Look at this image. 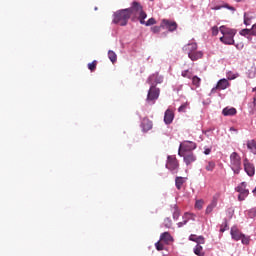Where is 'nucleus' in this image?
Masks as SVG:
<instances>
[{
	"label": "nucleus",
	"instance_id": "bb28decb",
	"mask_svg": "<svg viewBox=\"0 0 256 256\" xmlns=\"http://www.w3.org/2000/svg\"><path fill=\"white\" fill-rule=\"evenodd\" d=\"M108 59H110V61L112 63H115L117 61V54L115 52H113L112 50L108 51Z\"/></svg>",
	"mask_w": 256,
	"mask_h": 256
},
{
	"label": "nucleus",
	"instance_id": "a211bd4d",
	"mask_svg": "<svg viewBox=\"0 0 256 256\" xmlns=\"http://www.w3.org/2000/svg\"><path fill=\"white\" fill-rule=\"evenodd\" d=\"M186 182H187V178L185 177L177 176L175 178V186L178 189V191H181L183 184Z\"/></svg>",
	"mask_w": 256,
	"mask_h": 256
},
{
	"label": "nucleus",
	"instance_id": "a18cd8bd",
	"mask_svg": "<svg viewBox=\"0 0 256 256\" xmlns=\"http://www.w3.org/2000/svg\"><path fill=\"white\" fill-rule=\"evenodd\" d=\"M199 238V236L192 234L189 236V240L190 241H194V243H197V239Z\"/></svg>",
	"mask_w": 256,
	"mask_h": 256
},
{
	"label": "nucleus",
	"instance_id": "58836bf2",
	"mask_svg": "<svg viewBox=\"0 0 256 256\" xmlns=\"http://www.w3.org/2000/svg\"><path fill=\"white\" fill-rule=\"evenodd\" d=\"M155 247L157 251H163V249H165V246L163 245V243H161V240L155 243Z\"/></svg>",
	"mask_w": 256,
	"mask_h": 256
},
{
	"label": "nucleus",
	"instance_id": "cd10ccee",
	"mask_svg": "<svg viewBox=\"0 0 256 256\" xmlns=\"http://www.w3.org/2000/svg\"><path fill=\"white\" fill-rule=\"evenodd\" d=\"M192 80V85H194V87H200L201 86V78H199L198 76H193L191 78Z\"/></svg>",
	"mask_w": 256,
	"mask_h": 256
},
{
	"label": "nucleus",
	"instance_id": "2f4dec72",
	"mask_svg": "<svg viewBox=\"0 0 256 256\" xmlns=\"http://www.w3.org/2000/svg\"><path fill=\"white\" fill-rule=\"evenodd\" d=\"M188 107H189V103H188V102H185L184 104H182V105L178 108V112H179V113H186Z\"/></svg>",
	"mask_w": 256,
	"mask_h": 256
},
{
	"label": "nucleus",
	"instance_id": "2eb2a0df",
	"mask_svg": "<svg viewBox=\"0 0 256 256\" xmlns=\"http://www.w3.org/2000/svg\"><path fill=\"white\" fill-rule=\"evenodd\" d=\"M141 127L144 133H147V131L153 129V121L149 120V118H144L142 119Z\"/></svg>",
	"mask_w": 256,
	"mask_h": 256
},
{
	"label": "nucleus",
	"instance_id": "37998d69",
	"mask_svg": "<svg viewBox=\"0 0 256 256\" xmlns=\"http://www.w3.org/2000/svg\"><path fill=\"white\" fill-rule=\"evenodd\" d=\"M152 33H159L161 31V25L160 26H153L151 28Z\"/></svg>",
	"mask_w": 256,
	"mask_h": 256
},
{
	"label": "nucleus",
	"instance_id": "39448f33",
	"mask_svg": "<svg viewBox=\"0 0 256 256\" xmlns=\"http://www.w3.org/2000/svg\"><path fill=\"white\" fill-rule=\"evenodd\" d=\"M160 93H161V90L157 88L155 85H152L148 90V94L146 98L147 103H150L151 105L155 104V101L159 99Z\"/></svg>",
	"mask_w": 256,
	"mask_h": 256
},
{
	"label": "nucleus",
	"instance_id": "de8ad7c7",
	"mask_svg": "<svg viewBox=\"0 0 256 256\" xmlns=\"http://www.w3.org/2000/svg\"><path fill=\"white\" fill-rule=\"evenodd\" d=\"M249 213H250V217H256V207L250 209Z\"/></svg>",
	"mask_w": 256,
	"mask_h": 256
},
{
	"label": "nucleus",
	"instance_id": "1a4fd4ad",
	"mask_svg": "<svg viewBox=\"0 0 256 256\" xmlns=\"http://www.w3.org/2000/svg\"><path fill=\"white\" fill-rule=\"evenodd\" d=\"M197 149V144L194 142L186 141L180 144L179 150L183 153H193L192 151Z\"/></svg>",
	"mask_w": 256,
	"mask_h": 256
},
{
	"label": "nucleus",
	"instance_id": "5701e85b",
	"mask_svg": "<svg viewBox=\"0 0 256 256\" xmlns=\"http://www.w3.org/2000/svg\"><path fill=\"white\" fill-rule=\"evenodd\" d=\"M240 35L242 37H246V39H248V41H253V34L251 33V29H242L240 31Z\"/></svg>",
	"mask_w": 256,
	"mask_h": 256
},
{
	"label": "nucleus",
	"instance_id": "f3484780",
	"mask_svg": "<svg viewBox=\"0 0 256 256\" xmlns=\"http://www.w3.org/2000/svg\"><path fill=\"white\" fill-rule=\"evenodd\" d=\"M188 57L189 59H191V61H198V59L203 58V52L201 51L188 52Z\"/></svg>",
	"mask_w": 256,
	"mask_h": 256
},
{
	"label": "nucleus",
	"instance_id": "0eeeda50",
	"mask_svg": "<svg viewBox=\"0 0 256 256\" xmlns=\"http://www.w3.org/2000/svg\"><path fill=\"white\" fill-rule=\"evenodd\" d=\"M166 169H169V171H172L173 173H177V171H179V160H177V157H167Z\"/></svg>",
	"mask_w": 256,
	"mask_h": 256
},
{
	"label": "nucleus",
	"instance_id": "7ed1b4c3",
	"mask_svg": "<svg viewBox=\"0 0 256 256\" xmlns=\"http://www.w3.org/2000/svg\"><path fill=\"white\" fill-rule=\"evenodd\" d=\"M129 19H131L129 10L127 8L122 9L114 14L113 23H115L116 25H121V27H125V25H127V23L129 22Z\"/></svg>",
	"mask_w": 256,
	"mask_h": 256
},
{
	"label": "nucleus",
	"instance_id": "4c0bfd02",
	"mask_svg": "<svg viewBox=\"0 0 256 256\" xmlns=\"http://www.w3.org/2000/svg\"><path fill=\"white\" fill-rule=\"evenodd\" d=\"M240 241H242L243 245H249V237L245 236V234H242V237L240 238Z\"/></svg>",
	"mask_w": 256,
	"mask_h": 256
},
{
	"label": "nucleus",
	"instance_id": "9b49d317",
	"mask_svg": "<svg viewBox=\"0 0 256 256\" xmlns=\"http://www.w3.org/2000/svg\"><path fill=\"white\" fill-rule=\"evenodd\" d=\"M228 87H231V84L229 83V80L223 78L220 79L216 85V87H214L211 91V93H215V91H217V89H219V91H223L225 89H227Z\"/></svg>",
	"mask_w": 256,
	"mask_h": 256
},
{
	"label": "nucleus",
	"instance_id": "ddd939ff",
	"mask_svg": "<svg viewBox=\"0 0 256 256\" xmlns=\"http://www.w3.org/2000/svg\"><path fill=\"white\" fill-rule=\"evenodd\" d=\"M175 119V113L171 109H167L164 113V123L166 125H171Z\"/></svg>",
	"mask_w": 256,
	"mask_h": 256
},
{
	"label": "nucleus",
	"instance_id": "a19ab883",
	"mask_svg": "<svg viewBox=\"0 0 256 256\" xmlns=\"http://www.w3.org/2000/svg\"><path fill=\"white\" fill-rule=\"evenodd\" d=\"M196 243H198V245H204L205 244V238L203 236H198Z\"/></svg>",
	"mask_w": 256,
	"mask_h": 256
},
{
	"label": "nucleus",
	"instance_id": "6e6552de",
	"mask_svg": "<svg viewBox=\"0 0 256 256\" xmlns=\"http://www.w3.org/2000/svg\"><path fill=\"white\" fill-rule=\"evenodd\" d=\"M178 155L180 157H183V161L185 165L189 166L191 163H195L197 161V156L193 152L183 153L181 151H178Z\"/></svg>",
	"mask_w": 256,
	"mask_h": 256
},
{
	"label": "nucleus",
	"instance_id": "f8f14e48",
	"mask_svg": "<svg viewBox=\"0 0 256 256\" xmlns=\"http://www.w3.org/2000/svg\"><path fill=\"white\" fill-rule=\"evenodd\" d=\"M161 27L163 29H168V31H176L177 30V22L171 21V20H167V19H163L161 22Z\"/></svg>",
	"mask_w": 256,
	"mask_h": 256
},
{
	"label": "nucleus",
	"instance_id": "8fccbe9b",
	"mask_svg": "<svg viewBox=\"0 0 256 256\" xmlns=\"http://www.w3.org/2000/svg\"><path fill=\"white\" fill-rule=\"evenodd\" d=\"M188 221H189V220H184V221H182V222H179V223H178V227H183V225H187Z\"/></svg>",
	"mask_w": 256,
	"mask_h": 256
},
{
	"label": "nucleus",
	"instance_id": "f257e3e1",
	"mask_svg": "<svg viewBox=\"0 0 256 256\" xmlns=\"http://www.w3.org/2000/svg\"><path fill=\"white\" fill-rule=\"evenodd\" d=\"M130 17L133 15L136 19H139L141 25H145V19H147V13L143 10L141 3L134 1L130 8H127Z\"/></svg>",
	"mask_w": 256,
	"mask_h": 256
},
{
	"label": "nucleus",
	"instance_id": "603ef678",
	"mask_svg": "<svg viewBox=\"0 0 256 256\" xmlns=\"http://www.w3.org/2000/svg\"><path fill=\"white\" fill-rule=\"evenodd\" d=\"M150 1H153V0H150Z\"/></svg>",
	"mask_w": 256,
	"mask_h": 256
},
{
	"label": "nucleus",
	"instance_id": "9d476101",
	"mask_svg": "<svg viewBox=\"0 0 256 256\" xmlns=\"http://www.w3.org/2000/svg\"><path fill=\"white\" fill-rule=\"evenodd\" d=\"M243 165L245 173H247L249 177H253V175H255V166L251 164L247 158L243 160Z\"/></svg>",
	"mask_w": 256,
	"mask_h": 256
},
{
	"label": "nucleus",
	"instance_id": "79ce46f5",
	"mask_svg": "<svg viewBox=\"0 0 256 256\" xmlns=\"http://www.w3.org/2000/svg\"><path fill=\"white\" fill-rule=\"evenodd\" d=\"M244 25L246 26L251 25V19L247 17V13H244Z\"/></svg>",
	"mask_w": 256,
	"mask_h": 256
},
{
	"label": "nucleus",
	"instance_id": "3c124183",
	"mask_svg": "<svg viewBox=\"0 0 256 256\" xmlns=\"http://www.w3.org/2000/svg\"><path fill=\"white\" fill-rule=\"evenodd\" d=\"M237 3H241V1H243V0H235Z\"/></svg>",
	"mask_w": 256,
	"mask_h": 256
},
{
	"label": "nucleus",
	"instance_id": "423d86ee",
	"mask_svg": "<svg viewBox=\"0 0 256 256\" xmlns=\"http://www.w3.org/2000/svg\"><path fill=\"white\" fill-rule=\"evenodd\" d=\"M235 191H237V193H239V195H238L239 201H245V199H247V197H249V189H247L246 182H242L240 185H238L235 188Z\"/></svg>",
	"mask_w": 256,
	"mask_h": 256
},
{
	"label": "nucleus",
	"instance_id": "473e14b6",
	"mask_svg": "<svg viewBox=\"0 0 256 256\" xmlns=\"http://www.w3.org/2000/svg\"><path fill=\"white\" fill-rule=\"evenodd\" d=\"M203 205H205L203 200H197L195 203V208L201 211V209H203Z\"/></svg>",
	"mask_w": 256,
	"mask_h": 256
},
{
	"label": "nucleus",
	"instance_id": "a878e982",
	"mask_svg": "<svg viewBox=\"0 0 256 256\" xmlns=\"http://www.w3.org/2000/svg\"><path fill=\"white\" fill-rule=\"evenodd\" d=\"M181 75L185 78V79H193V71L192 70H184L181 72Z\"/></svg>",
	"mask_w": 256,
	"mask_h": 256
},
{
	"label": "nucleus",
	"instance_id": "6ab92c4d",
	"mask_svg": "<svg viewBox=\"0 0 256 256\" xmlns=\"http://www.w3.org/2000/svg\"><path fill=\"white\" fill-rule=\"evenodd\" d=\"M222 115H224V117L237 115V109L226 107L222 110Z\"/></svg>",
	"mask_w": 256,
	"mask_h": 256
},
{
	"label": "nucleus",
	"instance_id": "b1692460",
	"mask_svg": "<svg viewBox=\"0 0 256 256\" xmlns=\"http://www.w3.org/2000/svg\"><path fill=\"white\" fill-rule=\"evenodd\" d=\"M213 11H219L220 9H229V11H235V7L229 5V4H223V5H217V6H214L213 8Z\"/></svg>",
	"mask_w": 256,
	"mask_h": 256
},
{
	"label": "nucleus",
	"instance_id": "393cba45",
	"mask_svg": "<svg viewBox=\"0 0 256 256\" xmlns=\"http://www.w3.org/2000/svg\"><path fill=\"white\" fill-rule=\"evenodd\" d=\"M247 148L251 150V152L256 155V141L255 140H249L247 142Z\"/></svg>",
	"mask_w": 256,
	"mask_h": 256
},
{
	"label": "nucleus",
	"instance_id": "c756f323",
	"mask_svg": "<svg viewBox=\"0 0 256 256\" xmlns=\"http://www.w3.org/2000/svg\"><path fill=\"white\" fill-rule=\"evenodd\" d=\"M163 226L166 227V229H171V227H173V221L171 220V218H165Z\"/></svg>",
	"mask_w": 256,
	"mask_h": 256
},
{
	"label": "nucleus",
	"instance_id": "4be33fe9",
	"mask_svg": "<svg viewBox=\"0 0 256 256\" xmlns=\"http://www.w3.org/2000/svg\"><path fill=\"white\" fill-rule=\"evenodd\" d=\"M217 207V198H213L211 203L206 208V215H210V213H213V209Z\"/></svg>",
	"mask_w": 256,
	"mask_h": 256
},
{
	"label": "nucleus",
	"instance_id": "4468645a",
	"mask_svg": "<svg viewBox=\"0 0 256 256\" xmlns=\"http://www.w3.org/2000/svg\"><path fill=\"white\" fill-rule=\"evenodd\" d=\"M230 235L234 241H241L243 234L239 231L237 226H233L230 231Z\"/></svg>",
	"mask_w": 256,
	"mask_h": 256
},
{
	"label": "nucleus",
	"instance_id": "49530a36",
	"mask_svg": "<svg viewBox=\"0 0 256 256\" xmlns=\"http://www.w3.org/2000/svg\"><path fill=\"white\" fill-rule=\"evenodd\" d=\"M250 31H251L252 36H253V37H256V24H254V25L252 26V28L250 29Z\"/></svg>",
	"mask_w": 256,
	"mask_h": 256
},
{
	"label": "nucleus",
	"instance_id": "f03ea898",
	"mask_svg": "<svg viewBox=\"0 0 256 256\" xmlns=\"http://www.w3.org/2000/svg\"><path fill=\"white\" fill-rule=\"evenodd\" d=\"M219 30L223 35L220 37L221 43H224V45H235L234 37L237 35V30L227 28V26H221Z\"/></svg>",
	"mask_w": 256,
	"mask_h": 256
},
{
	"label": "nucleus",
	"instance_id": "412c9836",
	"mask_svg": "<svg viewBox=\"0 0 256 256\" xmlns=\"http://www.w3.org/2000/svg\"><path fill=\"white\" fill-rule=\"evenodd\" d=\"M217 167V164L215 163V161L213 160H208L206 161V164H205V169L210 172V173H213V171H215V168Z\"/></svg>",
	"mask_w": 256,
	"mask_h": 256
},
{
	"label": "nucleus",
	"instance_id": "c9c22d12",
	"mask_svg": "<svg viewBox=\"0 0 256 256\" xmlns=\"http://www.w3.org/2000/svg\"><path fill=\"white\" fill-rule=\"evenodd\" d=\"M88 69L95 71L97 69V60H94L92 63L88 64Z\"/></svg>",
	"mask_w": 256,
	"mask_h": 256
},
{
	"label": "nucleus",
	"instance_id": "7c9ffc66",
	"mask_svg": "<svg viewBox=\"0 0 256 256\" xmlns=\"http://www.w3.org/2000/svg\"><path fill=\"white\" fill-rule=\"evenodd\" d=\"M149 81H155L156 83H163V77H161L159 75H152L149 78Z\"/></svg>",
	"mask_w": 256,
	"mask_h": 256
},
{
	"label": "nucleus",
	"instance_id": "dca6fc26",
	"mask_svg": "<svg viewBox=\"0 0 256 256\" xmlns=\"http://www.w3.org/2000/svg\"><path fill=\"white\" fill-rule=\"evenodd\" d=\"M160 241H163L166 243V245H169V243H173V236L169 232H164L160 235Z\"/></svg>",
	"mask_w": 256,
	"mask_h": 256
},
{
	"label": "nucleus",
	"instance_id": "f704fd0d",
	"mask_svg": "<svg viewBox=\"0 0 256 256\" xmlns=\"http://www.w3.org/2000/svg\"><path fill=\"white\" fill-rule=\"evenodd\" d=\"M227 229H229V225L227 224V220H225L224 223L220 226V233H225Z\"/></svg>",
	"mask_w": 256,
	"mask_h": 256
},
{
	"label": "nucleus",
	"instance_id": "09e8293b",
	"mask_svg": "<svg viewBox=\"0 0 256 256\" xmlns=\"http://www.w3.org/2000/svg\"><path fill=\"white\" fill-rule=\"evenodd\" d=\"M211 154V148H204V155H210Z\"/></svg>",
	"mask_w": 256,
	"mask_h": 256
},
{
	"label": "nucleus",
	"instance_id": "20e7f679",
	"mask_svg": "<svg viewBox=\"0 0 256 256\" xmlns=\"http://www.w3.org/2000/svg\"><path fill=\"white\" fill-rule=\"evenodd\" d=\"M230 167L235 175H239V173H241V156L239 153L233 152L230 155Z\"/></svg>",
	"mask_w": 256,
	"mask_h": 256
},
{
	"label": "nucleus",
	"instance_id": "c85d7f7f",
	"mask_svg": "<svg viewBox=\"0 0 256 256\" xmlns=\"http://www.w3.org/2000/svg\"><path fill=\"white\" fill-rule=\"evenodd\" d=\"M226 77L229 81H233V79H237L239 77V73H234V72H227Z\"/></svg>",
	"mask_w": 256,
	"mask_h": 256
},
{
	"label": "nucleus",
	"instance_id": "aec40b11",
	"mask_svg": "<svg viewBox=\"0 0 256 256\" xmlns=\"http://www.w3.org/2000/svg\"><path fill=\"white\" fill-rule=\"evenodd\" d=\"M183 51H186L188 53H193L197 51V43L192 42L190 44H187L183 47Z\"/></svg>",
	"mask_w": 256,
	"mask_h": 256
},
{
	"label": "nucleus",
	"instance_id": "e433bc0d",
	"mask_svg": "<svg viewBox=\"0 0 256 256\" xmlns=\"http://www.w3.org/2000/svg\"><path fill=\"white\" fill-rule=\"evenodd\" d=\"M157 23V21L155 20V18H150L147 20V22L144 23V25H146V27H150V25H155Z\"/></svg>",
	"mask_w": 256,
	"mask_h": 256
},
{
	"label": "nucleus",
	"instance_id": "72a5a7b5",
	"mask_svg": "<svg viewBox=\"0 0 256 256\" xmlns=\"http://www.w3.org/2000/svg\"><path fill=\"white\" fill-rule=\"evenodd\" d=\"M203 251V246L201 244H197L196 247L194 248V253L195 255H201V252Z\"/></svg>",
	"mask_w": 256,
	"mask_h": 256
},
{
	"label": "nucleus",
	"instance_id": "ea45409f",
	"mask_svg": "<svg viewBox=\"0 0 256 256\" xmlns=\"http://www.w3.org/2000/svg\"><path fill=\"white\" fill-rule=\"evenodd\" d=\"M179 209L177 208V206L174 207V212H173V219L177 220L179 219Z\"/></svg>",
	"mask_w": 256,
	"mask_h": 256
},
{
	"label": "nucleus",
	"instance_id": "c03bdc74",
	"mask_svg": "<svg viewBox=\"0 0 256 256\" xmlns=\"http://www.w3.org/2000/svg\"><path fill=\"white\" fill-rule=\"evenodd\" d=\"M212 35L213 36L219 35V28L217 26L212 27Z\"/></svg>",
	"mask_w": 256,
	"mask_h": 256
}]
</instances>
